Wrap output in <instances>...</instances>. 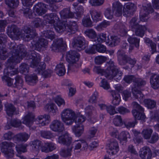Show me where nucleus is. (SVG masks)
<instances>
[{
  "mask_svg": "<svg viewBox=\"0 0 159 159\" xmlns=\"http://www.w3.org/2000/svg\"><path fill=\"white\" fill-rule=\"evenodd\" d=\"M9 48L11 50L7 60L8 67L4 70V75L12 76L17 74L18 70L14 69L15 64L19 63L23 57H26L27 52L24 45L21 44L17 46L14 43H9Z\"/></svg>",
  "mask_w": 159,
  "mask_h": 159,
  "instance_id": "1",
  "label": "nucleus"
},
{
  "mask_svg": "<svg viewBox=\"0 0 159 159\" xmlns=\"http://www.w3.org/2000/svg\"><path fill=\"white\" fill-rule=\"evenodd\" d=\"M61 115V120L66 125H71L75 122L76 125L73 127V131L76 136H80L84 130V126L81 123L85 121V117L82 115L76 117L75 112L69 108L63 110Z\"/></svg>",
  "mask_w": 159,
  "mask_h": 159,
  "instance_id": "2",
  "label": "nucleus"
},
{
  "mask_svg": "<svg viewBox=\"0 0 159 159\" xmlns=\"http://www.w3.org/2000/svg\"><path fill=\"white\" fill-rule=\"evenodd\" d=\"M7 33L8 36L12 39H18L20 38L26 41H29L37 35L34 30L28 26H24L20 31L16 26L13 25L8 26Z\"/></svg>",
  "mask_w": 159,
  "mask_h": 159,
  "instance_id": "3",
  "label": "nucleus"
},
{
  "mask_svg": "<svg viewBox=\"0 0 159 159\" xmlns=\"http://www.w3.org/2000/svg\"><path fill=\"white\" fill-rule=\"evenodd\" d=\"M107 68L105 70L102 69L100 66H95L93 70L98 74L104 75L107 78L110 79L115 77L118 80L121 79L122 73L114 65L113 61L110 60L107 63Z\"/></svg>",
  "mask_w": 159,
  "mask_h": 159,
  "instance_id": "4",
  "label": "nucleus"
},
{
  "mask_svg": "<svg viewBox=\"0 0 159 159\" xmlns=\"http://www.w3.org/2000/svg\"><path fill=\"white\" fill-rule=\"evenodd\" d=\"M26 57L27 60H30L31 67L36 68L35 71L37 73H39L41 70L45 69V63L43 62L39 63L40 59V55L34 50H30L28 53H27Z\"/></svg>",
  "mask_w": 159,
  "mask_h": 159,
  "instance_id": "5",
  "label": "nucleus"
},
{
  "mask_svg": "<svg viewBox=\"0 0 159 159\" xmlns=\"http://www.w3.org/2000/svg\"><path fill=\"white\" fill-rule=\"evenodd\" d=\"M43 34L42 38L39 39L36 41L34 39L31 42V45L30 46L31 48L39 51L42 48H47L48 43V41L43 37H45L46 38L50 39L51 40H52L55 38L54 33L52 31H44Z\"/></svg>",
  "mask_w": 159,
  "mask_h": 159,
  "instance_id": "6",
  "label": "nucleus"
},
{
  "mask_svg": "<svg viewBox=\"0 0 159 159\" xmlns=\"http://www.w3.org/2000/svg\"><path fill=\"white\" fill-rule=\"evenodd\" d=\"M56 30L59 33L64 31L74 33L77 31L78 26L77 22L74 20H70L68 22L62 21L55 26Z\"/></svg>",
  "mask_w": 159,
  "mask_h": 159,
  "instance_id": "7",
  "label": "nucleus"
},
{
  "mask_svg": "<svg viewBox=\"0 0 159 159\" xmlns=\"http://www.w3.org/2000/svg\"><path fill=\"white\" fill-rule=\"evenodd\" d=\"M139 22V19L137 18H133L130 21V26L132 30L135 31L136 35L142 37L144 35V31L146 29L144 25H139L138 23Z\"/></svg>",
  "mask_w": 159,
  "mask_h": 159,
  "instance_id": "8",
  "label": "nucleus"
},
{
  "mask_svg": "<svg viewBox=\"0 0 159 159\" xmlns=\"http://www.w3.org/2000/svg\"><path fill=\"white\" fill-rule=\"evenodd\" d=\"M133 109L132 114L136 119L138 120H143L145 118V116L143 113L144 109L137 102H133L132 103Z\"/></svg>",
  "mask_w": 159,
  "mask_h": 159,
  "instance_id": "9",
  "label": "nucleus"
},
{
  "mask_svg": "<svg viewBox=\"0 0 159 159\" xmlns=\"http://www.w3.org/2000/svg\"><path fill=\"white\" fill-rule=\"evenodd\" d=\"M1 145L2 151L7 158L10 159L14 156L13 150L11 148L15 146L14 143L11 142H4L1 143Z\"/></svg>",
  "mask_w": 159,
  "mask_h": 159,
  "instance_id": "10",
  "label": "nucleus"
},
{
  "mask_svg": "<svg viewBox=\"0 0 159 159\" xmlns=\"http://www.w3.org/2000/svg\"><path fill=\"white\" fill-rule=\"evenodd\" d=\"M153 12V9L150 3L146 6H143L140 13V20L142 21H146L149 17L148 15Z\"/></svg>",
  "mask_w": 159,
  "mask_h": 159,
  "instance_id": "11",
  "label": "nucleus"
},
{
  "mask_svg": "<svg viewBox=\"0 0 159 159\" xmlns=\"http://www.w3.org/2000/svg\"><path fill=\"white\" fill-rule=\"evenodd\" d=\"M106 47L103 45L99 43H93V45L89 48L85 50L86 53L88 54H94L97 51L103 53L106 51Z\"/></svg>",
  "mask_w": 159,
  "mask_h": 159,
  "instance_id": "12",
  "label": "nucleus"
},
{
  "mask_svg": "<svg viewBox=\"0 0 159 159\" xmlns=\"http://www.w3.org/2000/svg\"><path fill=\"white\" fill-rule=\"evenodd\" d=\"M72 44L74 48L80 51L85 48L84 39L82 37L75 38L73 39Z\"/></svg>",
  "mask_w": 159,
  "mask_h": 159,
  "instance_id": "13",
  "label": "nucleus"
},
{
  "mask_svg": "<svg viewBox=\"0 0 159 159\" xmlns=\"http://www.w3.org/2000/svg\"><path fill=\"white\" fill-rule=\"evenodd\" d=\"M57 141L59 143L66 145V147L72 146L71 145L72 142V138L69 136L67 133H66L59 136L58 138Z\"/></svg>",
  "mask_w": 159,
  "mask_h": 159,
  "instance_id": "14",
  "label": "nucleus"
},
{
  "mask_svg": "<svg viewBox=\"0 0 159 159\" xmlns=\"http://www.w3.org/2000/svg\"><path fill=\"white\" fill-rule=\"evenodd\" d=\"M50 127L51 130L55 132H61L64 130L63 124L58 120H53L50 124Z\"/></svg>",
  "mask_w": 159,
  "mask_h": 159,
  "instance_id": "15",
  "label": "nucleus"
},
{
  "mask_svg": "<svg viewBox=\"0 0 159 159\" xmlns=\"http://www.w3.org/2000/svg\"><path fill=\"white\" fill-rule=\"evenodd\" d=\"M80 56L79 53L76 51L70 50L66 53V61L68 63L75 62L78 60Z\"/></svg>",
  "mask_w": 159,
  "mask_h": 159,
  "instance_id": "16",
  "label": "nucleus"
},
{
  "mask_svg": "<svg viewBox=\"0 0 159 159\" xmlns=\"http://www.w3.org/2000/svg\"><path fill=\"white\" fill-rule=\"evenodd\" d=\"M65 43L62 38L57 39L52 44L51 47L52 50L58 52L61 49V48L65 47Z\"/></svg>",
  "mask_w": 159,
  "mask_h": 159,
  "instance_id": "17",
  "label": "nucleus"
},
{
  "mask_svg": "<svg viewBox=\"0 0 159 159\" xmlns=\"http://www.w3.org/2000/svg\"><path fill=\"white\" fill-rule=\"evenodd\" d=\"M122 5L119 1H115L112 3V9L114 15L117 17L122 14Z\"/></svg>",
  "mask_w": 159,
  "mask_h": 159,
  "instance_id": "18",
  "label": "nucleus"
},
{
  "mask_svg": "<svg viewBox=\"0 0 159 159\" xmlns=\"http://www.w3.org/2000/svg\"><path fill=\"white\" fill-rule=\"evenodd\" d=\"M139 155L142 159H151L152 156V153L148 147H144L140 149Z\"/></svg>",
  "mask_w": 159,
  "mask_h": 159,
  "instance_id": "19",
  "label": "nucleus"
},
{
  "mask_svg": "<svg viewBox=\"0 0 159 159\" xmlns=\"http://www.w3.org/2000/svg\"><path fill=\"white\" fill-rule=\"evenodd\" d=\"M89 13L94 22H97L102 20V16L101 11L91 9L90 10Z\"/></svg>",
  "mask_w": 159,
  "mask_h": 159,
  "instance_id": "20",
  "label": "nucleus"
},
{
  "mask_svg": "<svg viewBox=\"0 0 159 159\" xmlns=\"http://www.w3.org/2000/svg\"><path fill=\"white\" fill-rule=\"evenodd\" d=\"M44 18L46 21L50 24H54L56 22H58L60 20L58 16L54 13L47 14L44 16Z\"/></svg>",
  "mask_w": 159,
  "mask_h": 159,
  "instance_id": "21",
  "label": "nucleus"
},
{
  "mask_svg": "<svg viewBox=\"0 0 159 159\" xmlns=\"http://www.w3.org/2000/svg\"><path fill=\"white\" fill-rule=\"evenodd\" d=\"M46 6L44 4L39 2L33 7L34 10L39 16H42L46 12Z\"/></svg>",
  "mask_w": 159,
  "mask_h": 159,
  "instance_id": "22",
  "label": "nucleus"
},
{
  "mask_svg": "<svg viewBox=\"0 0 159 159\" xmlns=\"http://www.w3.org/2000/svg\"><path fill=\"white\" fill-rule=\"evenodd\" d=\"M136 8V6L133 3L129 2L125 4L123 11L126 14L132 15L135 11Z\"/></svg>",
  "mask_w": 159,
  "mask_h": 159,
  "instance_id": "23",
  "label": "nucleus"
},
{
  "mask_svg": "<svg viewBox=\"0 0 159 159\" xmlns=\"http://www.w3.org/2000/svg\"><path fill=\"white\" fill-rule=\"evenodd\" d=\"M150 83L151 87L154 89L159 88V75L152 74L150 77Z\"/></svg>",
  "mask_w": 159,
  "mask_h": 159,
  "instance_id": "24",
  "label": "nucleus"
},
{
  "mask_svg": "<svg viewBox=\"0 0 159 159\" xmlns=\"http://www.w3.org/2000/svg\"><path fill=\"white\" fill-rule=\"evenodd\" d=\"M73 146H69L61 148L59 152L60 155L64 158L70 157L71 155Z\"/></svg>",
  "mask_w": 159,
  "mask_h": 159,
  "instance_id": "25",
  "label": "nucleus"
},
{
  "mask_svg": "<svg viewBox=\"0 0 159 159\" xmlns=\"http://www.w3.org/2000/svg\"><path fill=\"white\" fill-rule=\"evenodd\" d=\"M118 61L119 64L121 66L125 65L128 62V56L122 53L121 51L119 50L117 53Z\"/></svg>",
  "mask_w": 159,
  "mask_h": 159,
  "instance_id": "26",
  "label": "nucleus"
},
{
  "mask_svg": "<svg viewBox=\"0 0 159 159\" xmlns=\"http://www.w3.org/2000/svg\"><path fill=\"white\" fill-rule=\"evenodd\" d=\"M120 40V39L116 36H110V39L109 36L107 37L106 43L111 47L114 46L119 44Z\"/></svg>",
  "mask_w": 159,
  "mask_h": 159,
  "instance_id": "27",
  "label": "nucleus"
},
{
  "mask_svg": "<svg viewBox=\"0 0 159 159\" xmlns=\"http://www.w3.org/2000/svg\"><path fill=\"white\" fill-rule=\"evenodd\" d=\"M59 13L61 17L63 19L72 18L75 17L74 13L68 8L64 9Z\"/></svg>",
  "mask_w": 159,
  "mask_h": 159,
  "instance_id": "28",
  "label": "nucleus"
},
{
  "mask_svg": "<svg viewBox=\"0 0 159 159\" xmlns=\"http://www.w3.org/2000/svg\"><path fill=\"white\" fill-rule=\"evenodd\" d=\"M56 148L55 144L52 143H46L41 147L42 152L48 153L52 152Z\"/></svg>",
  "mask_w": 159,
  "mask_h": 159,
  "instance_id": "29",
  "label": "nucleus"
},
{
  "mask_svg": "<svg viewBox=\"0 0 159 159\" xmlns=\"http://www.w3.org/2000/svg\"><path fill=\"white\" fill-rule=\"evenodd\" d=\"M34 116L32 113H29L23 118V123L30 126L34 122Z\"/></svg>",
  "mask_w": 159,
  "mask_h": 159,
  "instance_id": "30",
  "label": "nucleus"
},
{
  "mask_svg": "<svg viewBox=\"0 0 159 159\" xmlns=\"http://www.w3.org/2000/svg\"><path fill=\"white\" fill-rule=\"evenodd\" d=\"M111 95L113 97L112 103L115 106L118 105L120 102V97L119 92L115 90L110 91Z\"/></svg>",
  "mask_w": 159,
  "mask_h": 159,
  "instance_id": "31",
  "label": "nucleus"
},
{
  "mask_svg": "<svg viewBox=\"0 0 159 159\" xmlns=\"http://www.w3.org/2000/svg\"><path fill=\"white\" fill-rule=\"evenodd\" d=\"M108 147L110 150L113 151L111 153L113 154H116L119 150L117 142L114 140H111L110 143L109 144Z\"/></svg>",
  "mask_w": 159,
  "mask_h": 159,
  "instance_id": "32",
  "label": "nucleus"
},
{
  "mask_svg": "<svg viewBox=\"0 0 159 159\" xmlns=\"http://www.w3.org/2000/svg\"><path fill=\"white\" fill-rule=\"evenodd\" d=\"M56 74L59 76H62L66 73L65 66L63 63H60L57 64L55 69Z\"/></svg>",
  "mask_w": 159,
  "mask_h": 159,
  "instance_id": "33",
  "label": "nucleus"
},
{
  "mask_svg": "<svg viewBox=\"0 0 159 159\" xmlns=\"http://www.w3.org/2000/svg\"><path fill=\"white\" fill-rule=\"evenodd\" d=\"M82 23L83 25L85 27H91L93 26V22L89 15L84 16L82 19Z\"/></svg>",
  "mask_w": 159,
  "mask_h": 159,
  "instance_id": "34",
  "label": "nucleus"
},
{
  "mask_svg": "<svg viewBox=\"0 0 159 159\" xmlns=\"http://www.w3.org/2000/svg\"><path fill=\"white\" fill-rule=\"evenodd\" d=\"M44 110L48 112L52 113L54 115L57 111V106L53 103L47 104L44 107Z\"/></svg>",
  "mask_w": 159,
  "mask_h": 159,
  "instance_id": "35",
  "label": "nucleus"
},
{
  "mask_svg": "<svg viewBox=\"0 0 159 159\" xmlns=\"http://www.w3.org/2000/svg\"><path fill=\"white\" fill-rule=\"evenodd\" d=\"M26 81L28 84L30 85H33L38 81L37 77L34 75H26L25 77Z\"/></svg>",
  "mask_w": 159,
  "mask_h": 159,
  "instance_id": "36",
  "label": "nucleus"
},
{
  "mask_svg": "<svg viewBox=\"0 0 159 159\" xmlns=\"http://www.w3.org/2000/svg\"><path fill=\"white\" fill-rule=\"evenodd\" d=\"M30 137V135L25 133H20L16 135L15 138L18 142L26 141Z\"/></svg>",
  "mask_w": 159,
  "mask_h": 159,
  "instance_id": "37",
  "label": "nucleus"
},
{
  "mask_svg": "<svg viewBox=\"0 0 159 159\" xmlns=\"http://www.w3.org/2000/svg\"><path fill=\"white\" fill-rule=\"evenodd\" d=\"M146 84V82L144 80L140 78H136L134 81L133 85L134 87L132 88H139L144 86Z\"/></svg>",
  "mask_w": 159,
  "mask_h": 159,
  "instance_id": "38",
  "label": "nucleus"
},
{
  "mask_svg": "<svg viewBox=\"0 0 159 159\" xmlns=\"http://www.w3.org/2000/svg\"><path fill=\"white\" fill-rule=\"evenodd\" d=\"M23 84V80L21 77L17 75L15 78V82L14 84L13 87L20 89L22 88Z\"/></svg>",
  "mask_w": 159,
  "mask_h": 159,
  "instance_id": "39",
  "label": "nucleus"
},
{
  "mask_svg": "<svg viewBox=\"0 0 159 159\" xmlns=\"http://www.w3.org/2000/svg\"><path fill=\"white\" fill-rule=\"evenodd\" d=\"M117 29L118 31L120 33V34L122 36H125L127 32V30L124 25L120 23L117 25Z\"/></svg>",
  "mask_w": 159,
  "mask_h": 159,
  "instance_id": "40",
  "label": "nucleus"
},
{
  "mask_svg": "<svg viewBox=\"0 0 159 159\" xmlns=\"http://www.w3.org/2000/svg\"><path fill=\"white\" fill-rule=\"evenodd\" d=\"M6 111L7 115L11 116L16 110V108L11 104H6L5 105Z\"/></svg>",
  "mask_w": 159,
  "mask_h": 159,
  "instance_id": "41",
  "label": "nucleus"
},
{
  "mask_svg": "<svg viewBox=\"0 0 159 159\" xmlns=\"http://www.w3.org/2000/svg\"><path fill=\"white\" fill-rule=\"evenodd\" d=\"M128 41L129 43L134 44L135 47L138 48L139 46L140 39L136 37L129 36L128 38Z\"/></svg>",
  "mask_w": 159,
  "mask_h": 159,
  "instance_id": "42",
  "label": "nucleus"
},
{
  "mask_svg": "<svg viewBox=\"0 0 159 159\" xmlns=\"http://www.w3.org/2000/svg\"><path fill=\"white\" fill-rule=\"evenodd\" d=\"M6 4L12 8L17 7L19 4V0H5Z\"/></svg>",
  "mask_w": 159,
  "mask_h": 159,
  "instance_id": "43",
  "label": "nucleus"
},
{
  "mask_svg": "<svg viewBox=\"0 0 159 159\" xmlns=\"http://www.w3.org/2000/svg\"><path fill=\"white\" fill-rule=\"evenodd\" d=\"M144 39L146 44L151 47L152 54H153L156 51V44L153 42L151 40L148 38H144Z\"/></svg>",
  "mask_w": 159,
  "mask_h": 159,
  "instance_id": "44",
  "label": "nucleus"
},
{
  "mask_svg": "<svg viewBox=\"0 0 159 159\" xmlns=\"http://www.w3.org/2000/svg\"><path fill=\"white\" fill-rule=\"evenodd\" d=\"M31 145L33 149L36 151H38L41 149L42 142L38 140H34L31 142Z\"/></svg>",
  "mask_w": 159,
  "mask_h": 159,
  "instance_id": "45",
  "label": "nucleus"
},
{
  "mask_svg": "<svg viewBox=\"0 0 159 159\" xmlns=\"http://www.w3.org/2000/svg\"><path fill=\"white\" fill-rule=\"evenodd\" d=\"M130 138V135L129 133L127 131H123L121 132L118 135V139L121 142L125 141L126 142L127 138Z\"/></svg>",
  "mask_w": 159,
  "mask_h": 159,
  "instance_id": "46",
  "label": "nucleus"
},
{
  "mask_svg": "<svg viewBox=\"0 0 159 159\" xmlns=\"http://www.w3.org/2000/svg\"><path fill=\"white\" fill-rule=\"evenodd\" d=\"M20 12L26 18L31 19L32 18L31 10L29 8H23L20 10Z\"/></svg>",
  "mask_w": 159,
  "mask_h": 159,
  "instance_id": "47",
  "label": "nucleus"
},
{
  "mask_svg": "<svg viewBox=\"0 0 159 159\" xmlns=\"http://www.w3.org/2000/svg\"><path fill=\"white\" fill-rule=\"evenodd\" d=\"M110 22L104 20L100 23L96 27V28L98 31H101L104 28H106L107 26L110 25Z\"/></svg>",
  "mask_w": 159,
  "mask_h": 159,
  "instance_id": "48",
  "label": "nucleus"
},
{
  "mask_svg": "<svg viewBox=\"0 0 159 159\" xmlns=\"http://www.w3.org/2000/svg\"><path fill=\"white\" fill-rule=\"evenodd\" d=\"M132 90L133 96L136 99L139 98L141 99L143 98V95L137 88H132Z\"/></svg>",
  "mask_w": 159,
  "mask_h": 159,
  "instance_id": "49",
  "label": "nucleus"
},
{
  "mask_svg": "<svg viewBox=\"0 0 159 159\" xmlns=\"http://www.w3.org/2000/svg\"><path fill=\"white\" fill-rule=\"evenodd\" d=\"M86 35L89 38L94 39L97 36L96 34L95 31L92 29H88L84 32Z\"/></svg>",
  "mask_w": 159,
  "mask_h": 159,
  "instance_id": "50",
  "label": "nucleus"
},
{
  "mask_svg": "<svg viewBox=\"0 0 159 159\" xmlns=\"http://www.w3.org/2000/svg\"><path fill=\"white\" fill-rule=\"evenodd\" d=\"M2 80L4 82H5L8 86H12L13 87V83L14 81V79H11L7 75H4L2 77Z\"/></svg>",
  "mask_w": 159,
  "mask_h": 159,
  "instance_id": "51",
  "label": "nucleus"
},
{
  "mask_svg": "<svg viewBox=\"0 0 159 159\" xmlns=\"http://www.w3.org/2000/svg\"><path fill=\"white\" fill-rule=\"evenodd\" d=\"M43 20L39 18L34 19L31 23V26L34 28H38L42 25Z\"/></svg>",
  "mask_w": 159,
  "mask_h": 159,
  "instance_id": "52",
  "label": "nucleus"
},
{
  "mask_svg": "<svg viewBox=\"0 0 159 159\" xmlns=\"http://www.w3.org/2000/svg\"><path fill=\"white\" fill-rule=\"evenodd\" d=\"M106 34L103 33L100 34L98 36L97 39H95L94 40H92L91 42H96V43H97V41L98 43H101L105 41L106 43Z\"/></svg>",
  "mask_w": 159,
  "mask_h": 159,
  "instance_id": "53",
  "label": "nucleus"
},
{
  "mask_svg": "<svg viewBox=\"0 0 159 159\" xmlns=\"http://www.w3.org/2000/svg\"><path fill=\"white\" fill-rule=\"evenodd\" d=\"M85 113L88 116H91L93 113H96V110L95 107L92 106H88L85 109Z\"/></svg>",
  "mask_w": 159,
  "mask_h": 159,
  "instance_id": "54",
  "label": "nucleus"
},
{
  "mask_svg": "<svg viewBox=\"0 0 159 159\" xmlns=\"http://www.w3.org/2000/svg\"><path fill=\"white\" fill-rule=\"evenodd\" d=\"M27 145L26 144L18 145L16 146V148L18 153L25 152L27 151L26 147Z\"/></svg>",
  "mask_w": 159,
  "mask_h": 159,
  "instance_id": "55",
  "label": "nucleus"
},
{
  "mask_svg": "<svg viewBox=\"0 0 159 159\" xmlns=\"http://www.w3.org/2000/svg\"><path fill=\"white\" fill-rule=\"evenodd\" d=\"M144 103L146 106L149 109L153 108L156 105V102L150 99L145 100Z\"/></svg>",
  "mask_w": 159,
  "mask_h": 159,
  "instance_id": "56",
  "label": "nucleus"
},
{
  "mask_svg": "<svg viewBox=\"0 0 159 159\" xmlns=\"http://www.w3.org/2000/svg\"><path fill=\"white\" fill-rule=\"evenodd\" d=\"M113 123L114 125L117 126L122 125L123 123L121 116H116L113 119Z\"/></svg>",
  "mask_w": 159,
  "mask_h": 159,
  "instance_id": "57",
  "label": "nucleus"
},
{
  "mask_svg": "<svg viewBox=\"0 0 159 159\" xmlns=\"http://www.w3.org/2000/svg\"><path fill=\"white\" fill-rule=\"evenodd\" d=\"M153 130L150 129H144L142 132V134L144 138L146 139H150Z\"/></svg>",
  "mask_w": 159,
  "mask_h": 159,
  "instance_id": "58",
  "label": "nucleus"
},
{
  "mask_svg": "<svg viewBox=\"0 0 159 159\" xmlns=\"http://www.w3.org/2000/svg\"><path fill=\"white\" fill-rule=\"evenodd\" d=\"M104 1V0H89V2L92 6L98 7L103 5Z\"/></svg>",
  "mask_w": 159,
  "mask_h": 159,
  "instance_id": "59",
  "label": "nucleus"
},
{
  "mask_svg": "<svg viewBox=\"0 0 159 159\" xmlns=\"http://www.w3.org/2000/svg\"><path fill=\"white\" fill-rule=\"evenodd\" d=\"M20 72L25 74L29 72V67L27 64L23 63L20 66Z\"/></svg>",
  "mask_w": 159,
  "mask_h": 159,
  "instance_id": "60",
  "label": "nucleus"
},
{
  "mask_svg": "<svg viewBox=\"0 0 159 159\" xmlns=\"http://www.w3.org/2000/svg\"><path fill=\"white\" fill-rule=\"evenodd\" d=\"M116 110L119 113L122 115H125L130 112V111L129 109L123 106L119 107Z\"/></svg>",
  "mask_w": 159,
  "mask_h": 159,
  "instance_id": "61",
  "label": "nucleus"
},
{
  "mask_svg": "<svg viewBox=\"0 0 159 159\" xmlns=\"http://www.w3.org/2000/svg\"><path fill=\"white\" fill-rule=\"evenodd\" d=\"M113 12L109 8H107L104 12L105 16L108 19H112L113 17Z\"/></svg>",
  "mask_w": 159,
  "mask_h": 159,
  "instance_id": "62",
  "label": "nucleus"
},
{
  "mask_svg": "<svg viewBox=\"0 0 159 159\" xmlns=\"http://www.w3.org/2000/svg\"><path fill=\"white\" fill-rule=\"evenodd\" d=\"M7 57V49L3 46L0 50V58L2 60H5Z\"/></svg>",
  "mask_w": 159,
  "mask_h": 159,
  "instance_id": "63",
  "label": "nucleus"
},
{
  "mask_svg": "<svg viewBox=\"0 0 159 159\" xmlns=\"http://www.w3.org/2000/svg\"><path fill=\"white\" fill-rule=\"evenodd\" d=\"M54 101L59 107L61 105H65V102L64 100L59 95L57 96L54 98Z\"/></svg>",
  "mask_w": 159,
  "mask_h": 159,
  "instance_id": "64",
  "label": "nucleus"
}]
</instances>
